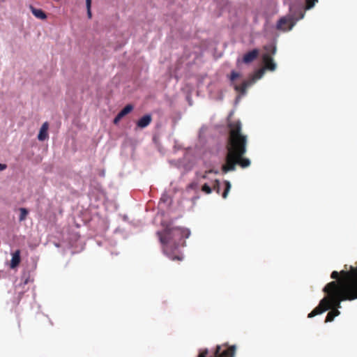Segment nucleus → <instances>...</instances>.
I'll return each instance as SVG.
<instances>
[{
  "label": "nucleus",
  "mask_w": 357,
  "mask_h": 357,
  "mask_svg": "<svg viewBox=\"0 0 357 357\" xmlns=\"http://www.w3.org/2000/svg\"><path fill=\"white\" fill-rule=\"evenodd\" d=\"M259 55V50L257 49H254L248 52H247L243 58V61L245 63H249L253 61L255 59L257 58Z\"/></svg>",
  "instance_id": "10"
},
{
  "label": "nucleus",
  "mask_w": 357,
  "mask_h": 357,
  "mask_svg": "<svg viewBox=\"0 0 357 357\" xmlns=\"http://www.w3.org/2000/svg\"><path fill=\"white\" fill-rule=\"evenodd\" d=\"M162 225V231H158L157 235L162 245L163 254L170 260L178 259V225L177 218L175 217L169 220H163Z\"/></svg>",
  "instance_id": "3"
},
{
  "label": "nucleus",
  "mask_w": 357,
  "mask_h": 357,
  "mask_svg": "<svg viewBox=\"0 0 357 357\" xmlns=\"http://www.w3.org/2000/svg\"><path fill=\"white\" fill-rule=\"evenodd\" d=\"M229 135L227 143V153L225 163L222 167L223 173L234 171L236 165L242 168L250 165V160L244 158L247 151L248 136L243 133L242 123L239 120L229 121L227 123Z\"/></svg>",
  "instance_id": "1"
},
{
  "label": "nucleus",
  "mask_w": 357,
  "mask_h": 357,
  "mask_svg": "<svg viewBox=\"0 0 357 357\" xmlns=\"http://www.w3.org/2000/svg\"><path fill=\"white\" fill-rule=\"evenodd\" d=\"M160 202L163 204H167V206L170 205L172 203L171 197L166 193L162 194Z\"/></svg>",
  "instance_id": "15"
},
{
  "label": "nucleus",
  "mask_w": 357,
  "mask_h": 357,
  "mask_svg": "<svg viewBox=\"0 0 357 357\" xmlns=\"http://www.w3.org/2000/svg\"><path fill=\"white\" fill-rule=\"evenodd\" d=\"M7 167L6 165L0 163V171L6 169Z\"/></svg>",
  "instance_id": "26"
},
{
  "label": "nucleus",
  "mask_w": 357,
  "mask_h": 357,
  "mask_svg": "<svg viewBox=\"0 0 357 357\" xmlns=\"http://www.w3.org/2000/svg\"><path fill=\"white\" fill-rule=\"evenodd\" d=\"M31 13L38 19L40 20H45L47 19V14L40 8H36L32 5H30L29 6Z\"/></svg>",
  "instance_id": "12"
},
{
  "label": "nucleus",
  "mask_w": 357,
  "mask_h": 357,
  "mask_svg": "<svg viewBox=\"0 0 357 357\" xmlns=\"http://www.w3.org/2000/svg\"><path fill=\"white\" fill-rule=\"evenodd\" d=\"M209 173H215V174H218V171H214L213 169H211V170H208V171H206L204 174L202 176V178H206L207 177V174H209Z\"/></svg>",
  "instance_id": "24"
},
{
  "label": "nucleus",
  "mask_w": 357,
  "mask_h": 357,
  "mask_svg": "<svg viewBox=\"0 0 357 357\" xmlns=\"http://www.w3.org/2000/svg\"><path fill=\"white\" fill-rule=\"evenodd\" d=\"M262 59L266 69L271 71L275 70L276 64L274 63L273 58L268 53L263 55Z\"/></svg>",
  "instance_id": "8"
},
{
  "label": "nucleus",
  "mask_w": 357,
  "mask_h": 357,
  "mask_svg": "<svg viewBox=\"0 0 357 357\" xmlns=\"http://www.w3.org/2000/svg\"><path fill=\"white\" fill-rule=\"evenodd\" d=\"M100 176H105V172L102 171L101 173H100Z\"/></svg>",
  "instance_id": "27"
},
{
  "label": "nucleus",
  "mask_w": 357,
  "mask_h": 357,
  "mask_svg": "<svg viewBox=\"0 0 357 357\" xmlns=\"http://www.w3.org/2000/svg\"><path fill=\"white\" fill-rule=\"evenodd\" d=\"M202 190L206 194H211L212 192V188L208 183H204L202 187Z\"/></svg>",
  "instance_id": "20"
},
{
  "label": "nucleus",
  "mask_w": 357,
  "mask_h": 357,
  "mask_svg": "<svg viewBox=\"0 0 357 357\" xmlns=\"http://www.w3.org/2000/svg\"><path fill=\"white\" fill-rule=\"evenodd\" d=\"M317 2H318V0H306L305 8L311 9Z\"/></svg>",
  "instance_id": "21"
},
{
  "label": "nucleus",
  "mask_w": 357,
  "mask_h": 357,
  "mask_svg": "<svg viewBox=\"0 0 357 357\" xmlns=\"http://www.w3.org/2000/svg\"><path fill=\"white\" fill-rule=\"evenodd\" d=\"M190 235V231L187 228H181L180 227V238H188Z\"/></svg>",
  "instance_id": "19"
},
{
  "label": "nucleus",
  "mask_w": 357,
  "mask_h": 357,
  "mask_svg": "<svg viewBox=\"0 0 357 357\" xmlns=\"http://www.w3.org/2000/svg\"><path fill=\"white\" fill-rule=\"evenodd\" d=\"M326 285L324 287L323 291L326 294V296L324 297L320 301L319 305L308 314V318H312L328 310H331L326 315L325 322H331L334 320L335 317H337L340 314L338 308L341 307L342 302H340V304L337 305L334 297L331 294L329 291H326Z\"/></svg>",
  "instance_id": "4"
},
{
  "label": "nucleus",
  "mask_w": 357,
  "mask_h": 357,
  "mask_svg": "<svg viewBox=\"0 0 357 357\" xmlns=\"http://www.w3.org/2000/svg\"><path fill=\"white\" fill-rule=\"evenodd\" d=\"M20 217H19V220H20V221H23V220H24L26 219V215L29 213V211L25 208H20Z\"/></svg>",
  "instance_id": "18"
},
{
  "label": "nucleus",
  "mask_w": 357,
  "mask_h": 357,
  "mask_svg": "<svg viewBox=\"0 0 357 357\" xmlns=\"http://www.w3.org/2000/svg\"><path fill=\"white\" fill-rule=\"evenodd\" d=\"M225 190L222 192V196L224 199H226L228 195V193L231 189V184H230L229 181H225Z\"/></svg>",
  "instance_id": "16"
},
{
  "label": "nucleus",
  "mask_w": 357,
  "mask_h": 357,
  "mask_svg": "<svg viewBox=\"0 0 357 357\" xmlns=\"http://www.w3.org/2000/svg\"><path fill=\"white\" fill-rule=\"evenodd\" d=\"M241 77V74L234 70L231 72L229 79L231 82V84L234 86L235 91L241 93V94H245L247 90V88L250 84L249 81H243L241 84L237 85L234 84L235 80Z\"/></svg>",
  "instance_id": "6"
},
{
  "label": "nucleus",
  "mask_w": 357,
  "mask_h": 357,
  "mask_svg": "<svg viewBox=\"0 0 357 357\" xmlns=\"http://www.w3.org/2000/svg\"><path fill=\"white\" fill-rule=\"evenodd\" d=\"M151 120L152 118L151 114H145L137 121V126L140 128H144L150 124Z\"/></svg>",
  "instance_id": "11"
},
{
  "label": "nucleus",
  "mask_w": 357,
  "mask_h": 357,
  "mask_svg": "<svg viewBox=\"0 0 357 357\" xmlns=\"http://www.w3.org/2000/svg\"><path fill=\"white\" fill-rule=\"evenodd\" d=\"M265 50L270 52L272 54H275L276 52V47L273 45L266 46Z\"/></svg>",
  "instance_id": "23"
},
{
  "label": "nucleus",
  "mask_w": 357,
  "mask_h": 357,
  "mask_svg": "<svg viewBox=\"0 0 357 357\" xmlns=\"http://www.w3.org/2000/svg\"><path fill=\"white\" fill-rule=\"evenodd\" d=\"M86 6L87 8V15L89 18L91 17V0H86Z\"/></svg>",
  "instance_id": "22"
},
{
  "label": "nucleus",
  "mask_w": 357,
  "mask_h": 357,
  "mask_svg": "<svg viewBox=\"0 0 357 357\" xmlns=\"http://www.w3.org/2000/svg\"><path fill=\"white\" fill-rule=\"evenodd\" d=\"M171 165L174 166L175 167H178V162L176 160H169V161Z\"/></svg>",
  "instance_id": "25"
},
{
  "label": "nucleus",
  "mask_w": 357,
  "mask_h": 357,
  "mask_svg": "<svg viewBox=\"0 0 357 357\" xmlns=\"http://www.w3.org/2000/svg\"><path fill=\"white\" fill-rule=\"evenodd\" d=\"M214 190L216 193L220 194V181L218 179H215L213 182L212 185V190Z\"/></svg>",
  "instance_id": "17"
},
{
  "label": "nucleus",
  "mask_w": 357,
  "mask_h": 357,
  "mask_svg": "<svg viewBox=\"0 0 357 357\" xmlns=\"http://www.w3.org/2000/svg\"><path fill=\"white\" fill-rule=\"evenodd\" d=\"M236 346L228 347L227 344L217 345L213 351L202 349L197 357H234Z\"/></svg>",
  "instance_id": "5"
},
{
  "label": "nucleus",
  "mask_w": 357,
  "mask_h": 357,
  "mask_svg": "<svg viewBox=\"0 0 357 357\" xmlns=\"http://www.w3.org/2000/svg\"><path fill=\"white\" fill-rule=\"evenodd\" d=\"M20 260H21L20 250H17L15 252H14L12 254V259L10 261V268H15V267H17L19 265V264L20 263Z\"/></svg>",
  "instance_id": "14"
},
{
  "label": "nucleus",
  "mask_w": 357,
  "mask_h": 357,
  "mask_svg": "<svg viewBox=\"0 0 357 357\" xmlns=\"http://www.w3.org/2000/svg\"><path fill=\"white\" fill-rule=\"evenodd\" d=\"M133 109V106L130 104L126 105L114 119V123L116 124L123 117L129 114Z\"/></svg>",
  "instance_id": "9"
},
{
  "label": "nucleus",
  "mask_w": 357,
  "mask_h": 357,
  "mask_svg": "<svg viewBox=\"0 0 357 357\" xmlns=\"http://www.w3.org/2000/svg\"><path fill=\"white\" fill-rule=\"evenodd\" d=\"M181 245H182V246H185V243H182Z\"/></svg>",
  "instance_id": "29"
},
{
  "label": "nucleus",
  "mask_w": 357,
  "mask_h": 357,
  "mask_svg": "<svg viewBox=\"0 0 357 357\" xmlns=\"http://www.w3.org/2000/svg\"><path fill=\"white\" fill-rule=\"evenodd\" d=\"M49 124L46 121L45 122L40 128L39 133L38 135V139L39 141H44L48 137L47 130Z\"/></svg>",
  "instance_id": "13"
},
{
  "label": "nucleus",
  "mask_w": 357,
  "mask_h": 357,
  "mask_svg": "<svg viewBox=\"0 0 357 357\" xmlns=\"http://www.w3.org/2000/svg\"><path fill=\"white\" fill-rule=\"evenodd\" d=\"M24 282V284H27L28 283V279L27 278L25 279Z\"/></svg>",
  "instance_id": "28"
},
{
  "label": "nucleus",
  "mask_w": 357,
  "mask_h": 357,
  "mask_svg": "<svg viewBox=\"0 0 357 357\" xmlns=\"http://www.w3.org/2000/svg\"><path fill=\"white\" fill-rule=\"evenodd\" d=\"M294 25V23L291 18L283 17L278 20L276 28L278 30L289 31L292 29Z\"/></svg>",
  "instance_id": "7"
},
{
  "label": "nucleus",
  "mask_w": 357,
  "mask_h": 357,
  "mask_svg": "<svg viewBox=\"0 0 357 357\" xmlns=\"http://www.w3.org/2000/svg\"><path fill=\"white\" fill-rule=\"evenodd\" d=\"M331 281L326 284V291H329L335 299L337 305L340 302L357 299V266L347 265L338 272L334 271L331 274Z\"/></svg>",
  "instance_id": "2"
}]
</instances>
